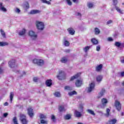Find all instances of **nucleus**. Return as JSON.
Masks as SVG:
<instances>
[{
	"label": "nucleus",
	"instance_id": "f257e3e1",
	"mask_svg": "<svg viewBox=\"0 0 124 124\" xmlns=\"http://www.w3.org/2000/svg\"><path fill=\"white\" fill-rule=\"evenodd\" d=\"M35 26L38 31H43L45 28V24L42 21L36 20L35 22Z\"/></svg>",
	"mask_w": 124,
	"mask_h": 124
},
{
	"label": "nucleus",
	"instance_id": "f03ea898",
	"mask_svg": "<svg viewBox=\"0 0 124 124\" xmlns=\"http://www.w3.org/2000/svg\"><path fill=\"white\" fill-rule=\"evenodd\" d=\"M32 62L39 65V66H42L44 65V61L41 59H34L32 61Z\"/></svg>",
	"mask_w": 124,
	"mask_h": 124
},
{
	"label": "nucleus",
	"instance_id": "7ed1b4c3",
	"mask_svg": "<svg viewBox=\"0 0 124 124\" xmlns=\"http://www.w3.org/2000/svg\"><path fill=\"white\" fill-rule=\"evenodd\" d=\"M79 111L75 110L74 111V116L76 118H81L82 117V112H83V107L81 106L79 108Z\"/></svg>",
	"mask_w": 124,
	"mask_h": 124
},
{
	"label": "nucleus",
	"instance_id": "20e7f679",
	"mask_svg": "<svg viewBox=\"0 0 124 124\" xmlns=\"http://www.w3.org/2000/svg\"><path fill=\"white\" fill-rule=\"evenodd\" d=\"M59 80H63L65 78V73L62 70L59 71V74L57 76Z\"/></svg>",
	"mask_w": 124,
	"mask_h": 124
},
{
	"label": "nucleus",
	"instance_id": "39448f33",
	"mask_svg": "<svg viewBox=\"0 0 124 124\" xmlns=\"http://www.w3.org/2000/svg\"><path fill=\"white\" fill-rule=\"evenodd\" d=\"M87 93H90L93 91H94V83L92 82L89 84V87L86 89Z\"/></svg>",
	"mask_w": 124,
	"mask_h": 124
},
{
	"label": "nucleus",
	"instance_id": "423d86ee",
	"mask_svg": "<svg viewBox=\"0 0 124 124\" xmlns=\"http://www.w3.org/2000/svg\"><path fill=\"white\" fill-rule=\"evenodd\" d=\"M20 121L23 124H28L27 117L24 114H20Z\"/></svg>",
	"mask_w": 124,
	"mask_h": 124
},
{
	"label": "nucleus",
	"instance_id": "0eeeda50",
	"mask_svg": "<svg viewBox=\"0 0 124 124\" xmlns=\"http://www.w3.org/2000/svg\"><path fill=\"white\" fill-rule=\"evenodd\" d=\"M0 11L2 12H7V9H6L3 2L0 1Z\"/></svg>",
	"mask_w": 124,
	"mask_h": 124
},
{
	"label": "nucleus",
	"instance_id": "6e6552de",
	"mask_svg": "<svg viewBox=\"0 0 124 124\" xmlns=\"http://www.w3.org/2000/svg\"><path fill=\"white\" fill-rule=\"evenodd\" d=\"M29 35L31 36L32 39L35 40L36 38H37V34H36V33H35V32L32 31H29Z\"/></svg>",
	"mask_w": 124,
	"mask_h": 124
},
{
	"label": "nucleus",
	"instance_id": "1a4fd4ad",
	"mask_svg": "<svg viewBox=\"0 0 124 124\" xmlns=\"http://www.w3.org/2000/svg\"><path fill=\"white\" fill-rule=\"evenodd\" d=\"M9 66L11 68H13L14 67L17 66V65L16 64V61H15V60H11L9 62Z\"/></svg>",
	"mask_w": 124,
	"mask_h": 124
},
{
	"label": "nucleus",
	"instance_id": "9d476101",
	"mask_svg": "<svg viewBox=\"0 0 124 124\" xmlns=\"http://www.w3.org/2000/svg\"><path fill=\"white\" fill-rule=\"evenodd\" d=\"M75 85L78 88L81 87L83 85V80L82 79H77L75 82Z\"/></svg>",
	"mask_w": 124,
	"mask_h": 124
},
{
	"label": "nucleus",
	"instance_id": "9b49d317",
	"mask_svg": "<svg viewBox=\"0 0 124 124\" xmlns=\"http://www.w3.org/2000/svg\"><path fill=\"white\" fill-rule=\"evenodd\" d=\"M27 112L29 116H30L31 118H32V117H33V110H32L31 108H28L27 109Z\"/></svg>",
	"mask_w": 124,
	"mask_h": 124
},
{
	"label": "nucleus",
	"instance_id": "f8f14e48",
	"mask_svg": "<svg viewBox=\"0 0 124 124\" xmlns=\"http://www.w3.org/2000/svg\"><path fill=\"white\" fill-rule=\"evenodd\" d=\"M101 102L102 104V108H104L106 106V104L108 103V100L105 98H103L101 100Z\"/></svg>",
	"mask_w": 124,
	"mask_h": 124
},
{
	"label": "nucleus",
	"instance_id": "ddd939ff",
	"mask_svg": "<svg viewBox=\"0 0 124 124\" xmlns=\"http://www.w3.org/2000/svg\"><path fill=\"white\" fill-rule=\"evenodd\" d=\"M115 106L118 111H120L121 110V103H120V102L116 100L115 101Z\"/></svg>",
	"mask_w": 124,
	"mask_h": 124
},
{
	"label": "nucleus",
	"instance_id": "4468645a",
	"mask_svg": "<svg viewBox=\"0 0 124 124\" xmlns=\"http://www.w3.org/2000/svg\"><path fill=\"white\" fill-rule=\"evenodd\" d=\"M80 75H81V73H77L75 76H74L71 78L70 80L73 81V80H75V79H77V78H79V77H80Z\"/></svg>",
	"mask_w": 124,
	"mask_h": 124
},
{
	"label": "nucleus",
	"instance_id": "2eb2a0df",
	"mask_svg": "<svg viewBox=\"0 0 124 124\" xmlns=\"http://www.w3.org/2000/svg\"><path fill=\"white\" fill-rule=\"evenodd\" d=\"M104 93H105V89H103L98 93V95L97 96V98H100V97H101L103 95H104Z\"/></svg>",
	"mask_w": 124,
	"mask_h": 124
},
{
	"label": "nucleus",
	"instance_id": "dca6fc26",
	"mask_svg": "<svg viewBox=\"0 0 124 124\" xmlns=\"http://www.w3.org/2000/svg\"><path fill=\"white\" fill-rule=\"evenodd\" d=\"M102 66H103L101 64L99 65H97L95 68L96 71H97V72H99V71H101V69H102Z\"/></svg>",
	"mask_w": 124,
	"mask_h": 124
},
{
	"label": "nucleus",
	"instance_id": "f3484780",
	"mask_svg": "<svg viewBox=\"0 0 124 124\" xmlns=\"http://www.w3.org/2000/svg\"><path fill=\"white\" fill-rule=\"evenodd\" d=\"M38 13H40V11L38 10H32L30 12V14H31L32 15L38 14Z\"/></svg>",
	"mask_w": 124,
	"mask_h": 124
},
{
	"label": "nucleus",
	"instance_id": "a211bd4d",
	"mask_svg": "<svg viewBox=\"0 0 124 124\" xmlns=\"http://www.w3.org/2000/svg\"><path fill=\"white\" fill-rule=\"evenodd\" d=\"M67 31L69 33H70V34H71L72 35H73V34L75 33V31H74V29H73V28H68Z\"/></svg>",
	"mask_w": 124,
	"mask_h": 124
},
{
	"label": "nucleus",
	"instance_id": "6ab92c4d",
	"mask_svg": "<svg viewBox=\"0 0 124 124\" xmlns=\"http://www.w3.org/2000/svg\"><path fill=\"white\" fill-rule=\"evenodd\" d=\"M103 78V77H102V76H98L96 78V80L98 83H100L102 81Z\"/></svg>",
	"mask_w": 124,
	"mask_h": 124
},
{
	"label": "nucleus",
	"instance_id": "aec40b11",
	"mask_svg": "<svg viewBox=\"0 0 124 124\" xmlns=\"http://www.w3.org/2000/svg\"><path fill=\"white\" fill-rule=\"evenodd\" d=\"M46 85L47 87H51V85H52V80H47L46 82Z\"/></svg>",
	"mask_w": 124,
	"mask_h": 124
},
{
	"label": "nucleus",
	"instance_id": "412c9836",
	"mask_svg": "<svg viewBox=\"0 0 124 124\" xmlns=\"http://www.w3.org/2000/svg\"><path fill=\"white\" fill-rule=\"evenodd\" d=\"M115 9L118 13H120V14H124V11L121 10L119 7H116Z\"/></svg>",
	"mask_w": 124,
	"mask_h": 124
},
{
	"label": "nucleus",
	"instance_id": "4be33fe9",
	"mask_svg": "<svg viewBox=\"0 0 124 124\" xmlns=\"http://www.w3.org/2000/svg\"><path fill=\"white\" fill-rule=\"evenodd\" d=\"M68 94L69 95V96H72V95H74V94H77V92H76L75 91H73L72 92H69Z\"/></svg>",
	"mask_w": 124,
	"mask_h": 124
},
{
	"label": "nucleus",
	"instance_id": "5701e85b",
	"mask_svg": "<svg viewBox=\"0 0 124 124\" xmlns=\"http://www.w3.org/2000/svg\"><path fill=\"white\" fill-rule=\"evenodd\" d=\"M0 33L1 34V36H2V37L3 38H5L6 37V35L5 34V32H4V31H3V30L2 29H0Z\"/></svg>",
	"mask_w": 124,
	"mask_h": 124
},
{
	"label": "nucleus",
	"instance_id": "b1692460",
	"mask_svg": "<svg viewBox=\"0 0 124 124\" xmlns=\"http://www.w3.org/2000/svg\"><path fill=\"white\" fill-rule=\"evenodd\" d=\"M13 97H14V93H13V92H11L10 95V103H12V100L13 99Z\"/></svg>",
	"mask_w": 124,
	"mask_h": 124
},
{
	"label": "nucleus",
	"instance_id": "393cba45",
	"mask_svg": "<svg viewBox=\"0 0 124 124\" xmlns=\"http://www.w3.org/2000/svg\"><path fill=\"white\" fill-rule=\"evenodd\" d=\"M91 49L90 46H86L83 48V51L85 53H87L88 51Z\"/></svg>",
	"mask_w": 124,
	"mask_h": 124
},
{
	"label": "nucleus",
	"instance_id": "a878e982",
	"mask_svg": "<svg viewBox=\"0 0 124 124\" xmlns=\"http://www.w3.org/2000/svg\"><path fill=\"white\" fill-rule=\"evenodd\" d=\"M91 41L92 43H93V44H94L95 45L98 44V41L95 38L92 39L91 40Z\"/></svg>",
	"mask_w": 124,
	"mask_h": 124
},
{
	"label": "nucleus",
	"instance_id": "bb28decb",
	"mask_svg": "<svg viewBox=\"0 0 124 124\" xmlns=\"http://www.w3.org/2000/svg\"><path fill=\"white\" fill-rule=\"evenodd\" d=\"M8 45V43L6 42H0V46H7Z\"/></svg>",
	"mask_w": 124,
	"mask_h": 124
},
{
	"label": "nucleus",
	"instance_id": "cd10ccee",
	"mask_svg": "<svg viewBox=\"0 0 124 124\" xmlns=\"http://www.w3.org/2000/svg\"><path fill=\"white\" fill-rule=\"evenodd\" d=\"M54 96H55V97H61V96H62V94H61V93L60 92H55L54 94Z\"/></svg>",
	"mask_w": 124,
	"mask_h": 124
},
{
	"label": "nucleus",
	"instance_id": "c85d7f7f",
	"mask_svg": "<svg viewBox=\"0 0 124 124\" xmlns=\"http://www.w3.org/2000/svg\"><path fill=\"white\" fill-rule=\"evenodd\" d=\"M116 123H117V120L116 119H112L108 121L109 124H115Z\"/></svg>",
	"mask_w": 124,
	"mask_h": 124
},
{
	"label": "nucleus",
	"instance_id": "c756f323",
	"mask_svg": "<svg viewBox=\"0 0 124 124\" xmlns=\"http://www.w3.org/2000/svg\"><path fill=\"white\" fill-rule=\"evenodd\" d=\"M26 33V29H23L19 32V35H24Z\"/></svg>",
	"mask_w": 124,
	"mask_h": 124
},
{
	"label": "nucleus",
	"instance_id": "7c9ffc66",
	"mask_svg": "<svg viewBox=\"0 0 124 124\" xmlns=\"http://www.w3.org/2000/svg\"><path fill=\"white\" fill-rule=\"evenodd\" d=\"M39 118H40V120H44V119H46L47 118V117L46 116V115H45L44 114H40V116H39Z\"/></svg>",
	"mask_w": 124,
	"mask_h": 124
},
{
	"label": "nucleus",
	"instance_id": "2f4dec72",
	"mask_svg": "<svg viewBox=\"0 0 124 124\" xmlns=\"http://www.w3.org/2000/svg\"><path fill=\"white\" fill-rule=\"evenodd\" d=\"M66 110V108L62 106H60L59 108V111H60V112H63V111H65Z\"/></svg>",
	"mask_w": 124,
	"mask_h": 124
},
{
	"label": "nucleus",
	"instance_id": "473e14b6",
	"mask_svg": "<svg viewBox=\"0 0 124 124\" xmlns=\"http://www.w3.org/2000/svg\"><path fill=\"white\" fill-rule=\"evenodd\" d=\"M14 12H15V13H17V14H19L20 12H21V11L20 10V9H19V8H15L14 9Z\"/></svg>",
	"mask_w": 124,
	"mask_h": 124
},
{
	"label": "nucleus",
	"instance_id": "72a5a7b5",
	"mask_svg": "<svg viewBox=\"0 0 124 124\" xmlns=\"http://www.w3.org/2000/svg\"><path fill=\"white\" fill-rule=\"evenodd\" d=\"M87 112L88 113H89L91 115H93V116H94V115H95V113H94V111L91 109H87Z\"/></svg>",
	"mask_w": 124,
	"mask_h": 124
},
{
	"label": "nucleus",
	"instance_id": "f704fd0d",
	"mask_svg": "<svg viewBox=\"0 0 124 124\" xmlns=\"http://www.w3.org/2000/svg\"><path fill=\"white\" fill-rule=\"evenodd\" d=\"M61 62H62L63 63H65L66 62H67V59L65 57H63L61 60Z\"/></svg>",
	"mask_w": 124,
	"mask_h": 124
},
{
	"label": "nucleus",
	"instance_id": "c9c22d12",
	"mask_svg": "<svg viewBox=\"0 0 124 124\" xmlns=\"http://www.w3.org/2000/svg\"><path fill=\"white\" fill-rule=\"evenodd\" d=\"M106 117H109L110 116V110L109 108H107L106 113L105 114Z\"/></svg>",
	"mask_w": 124,
	"mask_h": 124
},
{
	"label": "nucleus",
	"instance_id": "e433bc0d",
	"mask_svg": "<svg viewBox=\"0 0 124 124\" xmlns=\"http://www.w3.org/2000/svg\"><path fill=\"white\" fill-rule=\"evenodd\" d=\"M40 123L42 124H47L48 121L47 120L44 119H41Z\"/></svg>",
	"mask_w": 124,
	"mask_h": 124
},
{
	"label": "nucleus",
	"instance_id": "4c0bfd02",
	"mask_svg": "<svg viewBox=\"0 0 124 124\" xmlns=\"http://www.w3.org/2000/svg\"><path fill=\"white\" fill-rule=\"evenodd\" d=\"M64 90L65 91H72V88L69 86H66L64 87Z\"/></svg>",
	"mask_w": 124,
	"mask_h": 124
},
{
	"label": "nucleus",
	"instance_id": "58836bf2",
	"mask_svg": "<svg viewBox=\"0 0 124 124\" xmlns=\"http://www.w3.org/2000/svg\"><path fill=\"white\" fill-rule=\"evenodd\" d=\"M94 32L95 34H99L100 33V30L98 28H95Z\"/></svg>",
	"mask_w": 124,
	"mask_h": 124
},
{
	"label": "nucleus",
	"instance_id": "ea45409f",
	"mask_svg": "<svg viewBox=\"0 0 124 124\" xmlns=\"http://www.w3.org/2000/svg\"><path fill=\"white\" fill-rule=\"evenodd\" d=\"M70 43H69V42H68L67 40L64 41V46H66V47H68V46H69Z\"/></svg>",
	"mask_w": 124,
	"mask_h": 124
},
{
	"label": "nucleus",
	"instance_id": "a19ab883",
	"mask_svg": "<svg viewBox=\"0 0 124 124\" xmlns=\"http://www.w3.org/2000/svg\"><path fill=\"white\" fill-rule=\"evenodd\" d=\"M13 122L14 124H18V121L17 120V118H16V117L13 118Z\"/></svg>",
	"mask_w": 124,
	"mask_h": 124
},
{
	"label": "nucleus",
	"instance_id": "79ce46f5",
	"mask_svg": "<svg viewBox=\"0 0 124 124\" xmlns=\"http://www.w3.org/2000/svg\"><path fill=\"white\" fill-rule=\"evenodd\" d=\"M71 116L70 114H67L64 116L65 120H70Z\"/></svg>",
	"mask_w": 124,
	"mask_h": 124
},
{
	"label": "nucleus",
	"instance_id": "37998d69",
	"mask_svg": "<svg viewBox=\"0 0 124 124\" xmlns=\"http://www.w3.org/2000/svg\"><path fill=\"white\" fill-rule=\"evenodd\" d=\"M25 7L27 9H28V8H30V5L29 4V3L28 2H25Z\"/></svg>",
	"mask_w": 124,
	"mask_h": 124
},
{
	"label": "nucleus",
	"instance_id": "c03bdc74",
	"mask_svg": "<svg viewBox=\"0 0 124 124\" xmlns=\"http://www.w3.org/2000/svg\"><path fill=\"white\" fill-rule=\"evenodd\" d=\"M42 2L44 3H46V4H51V2L50 1H47L46 0H42Z\"/></svg>",
	"mask_w": 124,
	"mask_h": 124
},
{
	"label": "nucleus",
	"instance_id": "a18cd8bd",
	"mask_svg": "<svg viewBox=\"0 0 124 124\" xmlns=\"http://www.w3.org/2000/svg\"><path fill=\"white\" fill-rule=\"evenodd\" d=\"M115 46H116V47H120V46H121V43L119 42H116L115 43Z\"/></svg>",
	"mask_w": 124,
	"mask_h": 124
},
{
	"label": "nucleus",
	"instance_id": "49530a36",
	"mask_svg": "<svg viewBox=\"0 0 124 124\" xmlns=\"http://www.w3.org/2000/svg\"><path fill=\"white\" fill-rule=\"evenodd\" d=\"M100 48L101 46L99 45H98L96 46V51H97V52H99V51H100Z\"/></svg>",
	"mask_w": 124,
	"mask_h": 124
},
{
	"label": "nucleus",
	"instance_id": "de8ad7c7",
	"mask_svg": "<svg viewBox=\"0 0 124 124\" xmlns=\"http://www.w3.org/2000/svg\"><path fill=\"white\" fill-rule=\"evenodd\" d=\"M87 5L89 8H92V7L93 6V4L92 3H89Z\"/></svg>",
	"mask_w": 124,
	"mask_h": 124
},
{
	"label": "nucleus",
	"instance_id": "09e8293b",
	"mask_svg": "<svg viewBox=\"0 0 124 124\" xmlns=\"http://www.w3.org/2000/svg\"><path fill=\"white\" fill-rule=\"evenodd\" d=\"M120 62H121V63H123V64H124V57H121L120 58Z\"/></svg>",
	"mask_w": 124,
	"mask_h": 124
},
{
	"label": "nucleus",
	"instance_id": "8fccbe9b",
	"mask_svg": "<svg viewBox=\"0 0 124 124\" xmlns=\"http://www.w3.org/2000/svg\"><path fill=\"white\" fill-rule=\"evenodd\" d=\"M68 5H72V2L70 0H66Z\"/></svg>",
	"mask_w": 124,
	"mask_h": 124
},
{
	"label": "nucleus",
	"instance_id": "3c124183",
	"mask_svg": "<svg viewBox=\"0 0 124 124\" xmlns=\"http://www.w3.org/2000/svg\"><path fill=\"white\" fill-rule=\"evenodd\" d=\"M51 120L53 122H55V121H56V117L53 115H51Z\"/></svg>",
	"mask_w": 124,
	"mask_h": 124
},
{
	"label": "nucleus",
	"instance_id": "603ef678",
	"mask_svg": "<svg viewBox=\"0 0 124 124\" xmlns=\"http://www.w3.org/2000/svg\"><path fill=\"white\" fill-rule=\"evenodd\" d=\"M33 81L34 82H37V81H38V78H36V77H34L33 79Z\"/></svg>",
	"mask_w": 124,
	"mask_h": 124
},
{
	"label": "nucleus",
	"instance_id": "864d4df0",
	"mask_svg": "<svg viewBox=\"0 0 124 124\" xmlns=\"http://www.w3.org/2000/svg\"><path fill=\"white\" fill-rule=\"evenodd\" d=\"M113 1L114 5H117V3H118V1L117 0H113Z\"/></svg>",
	"mask_w": 124,
	"mask_h": 124
},
{
	"label": "nucleus",
	"instance_id": "5fc2aeb1",
	"mask_svg": "<svg viewBox=\"0 0 124 124\" xmlns=\"http://www.w3.org/2000/svg\"><path fill=\"white\" fill-rule=\"evenodd\" d=\"M112 23H113V20H108V22H107V24L108 25H110V24H112Z\"/></svg>",
	"mask_w": 124,
	"mask_h": 124
},
{
	"label": "nucleus",
	"instance_id": "6e6d98bb",
	"mask_svg": "<svg viewBox=\"0 0 124 124\" xmlns=\"http://www.w3.org/2000/svg\"><path fill=\"white\" fill-rule=\"evenodd\" d=\"M7 116H8V113H5L3 114V117L4 118H6V117H7Z\"/></svg>",
	"mask_w": 124,
	"mask_h": 124
},
{
	"label": "nucleus",
	"instance_id": "4d7b16f0",
	"mask_svg": "<svg viewBox=\"0 0 124 124\" xmlns=\"http://www.w3.org/2000/svg\"><path fill=\"white\" fill-rule=\"evenodd\" d=\"M19 73H20V74H22V75H26V72H25L24 71H21L19 72Z\"/></svg>",
	"mask_w": 124,
	"mask_h": 124
},
{
	"label": "nucleus",
	"instance_id": "13d9d810",
	"mask_svg": "<svg viewBox=\"0 0 124 124\" xmlns=\"http://www.w3.org/2000/svg\"><path fill=\"white\" fill-rule=\"evenodd\" d=\"M77 16H78V17H81V13H77Z\"/></svg>",
	"mask_w": 124,
	"mask_h": 124
},
{
	"label": "nucleus",
	"instance_id": "bf43d9fd",
	"mask_svg": "<svg viewBox=\"0 0 124 124\" xmlns=\"http://www.w3.org/2000/svg\"><path fill=\"white\" fill-rule=\"evenodd\" d=\"M2 72H3V70L2 69H1V68H0V74H1V73H2Z\"/></svg>",
	"mask_w": 124,
	"mask_h": 124
},
{
	"label": "nucleus",
	"instance_id": "052dcab7",
	"mask_svg": "<svg viewBox=\"0 0 124 124\" xmlns=\"http://www.w3.org/2000/svg\"><path fill=\"white\" fill-rule=\"evenodd\" d=\"M108 41H113V39H112V38H108Z\"/></svg>",
	"mask_w": 124,
	"mask_h": 124
},
{
	"label": "nucleus",
	"instance_id": "680f3d73",
	"mask_svg": "<svg viewBox=\"0 0 124 124\" xmlns=\"http://www.w3.org/2000/svg\"><path fill=\"white\" fill-rule=\"evenodd\" d=\"M121 76L122 77H124V72H123L121 73Z\"/></svg>",
	"mask_w": 124,
	"mask_h": 124
},
{
	"label": "nucleus",
	"instance_id": "e2e57ef3",
	"mask_svg": "<svg viewBox=\"0 0 124 124\" xmlns=\"http://www.w3.org/2000/svg\"><path fill=\"white\" fill-rule=\"evenodd\" d=\"M73 1L75 3H77V2H78V0H73Z\"/></svg>",
	"mask_w": 124,
	"mask_h": 124
},
{
	"label": "nucleus",
	"instance_id": "0e129e2a",
	"mask_svg": "<svg viewBox=\"0 0 124 124\" xmlns=\"http://www.w3.org/2000/svg\"><path fill=\"white\" fill-rule=\"evenodd\" d=\"M4 106H7L8 105V103L5 102V103L4 104Z\"/></svg>",
	"mask_w": 124,
	"mask_h": 124
},
{
	"label": "nucleus",
	"instance_id": "69168bd1",
	"mask_svg": "<svg viewBox=\"0 0 124 124\" xmlns=\"http://www.w3.org/2000/svg\"><path fill=\"white\" fill-rule=\"evenodd\" d=\"M83 124V123H81L78 122V124Z\"/></svg>",
	"mask_w": 124,
	"mask_h": 124
},
{
	"label": "nucleus",
	"instance_id": "338daca9",
	"mask_svg": "<svg viewBox=\"0 0 124 124\" xmlns=\"http://www.w3.org/2000/svg\"><path fill=\"white\" fill-rule=\"evenodd\" d=\"M66 52H69V49L66 50Z\"/></svg>",
	"mask_w": 124,
	"mask_h": 124
},
{
	"label": "nucleus",
	"instance_id": "774afa93",
	"mask_svg": "<svg viewBox=\"0 0 124 124\" xmlns=\"http://www.w3.org/2000/svg\"><path fill=\"white\" fill-rule=\"evenodd\" d=\"M122 85H123V86H124V81L123 83H122Z\"/></svg>",
	"mask_w": 124,
	"mask_h": 124
}]
</instances>
